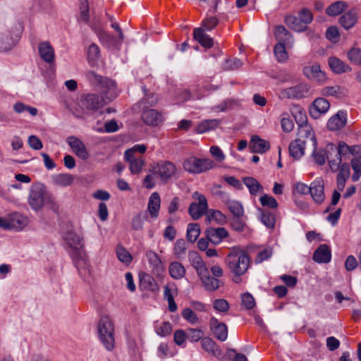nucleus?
<instances>
[{
  "mask_svg": "<svg viewBox=\"0 0 361 361\" xmlns=\"http://www.w3.org/2000/svg\"><path fill=\"white\" fill-rule=\"evenodd\" d=\"M87 78L92 84L100 88L102 94L105 97L104 98L96 94L82 95L87 109L90 114L102 109L114 99L118 96V91L114 81L107 78H104L94 71H89L87 73Z\"/></svg>",
  "mask_w": 361,
  "mask_h": 361,
  "instance_id": "f257e3e1",
  "label": "nucleus"
},
{
  "mask_svg": "<svg viewBox=\"0 0 361 361\" xmlns=\"http://www.w3.org/2000/svg\"><path fill=\"white\" fill-rule=\"evenodd\" d=\"M225 263L233 276L244 275L250 265V258L247 253L240 249H233L225 258Z\"/></svg>",
  "mask_w": 361,
  "mask_h": 361,
  "instance_id": "f03ea898",
  "label": "nucleus"
},
{
  "mask_svg": "<svg viewBox=\"0 0 361 361\" xmlns=\"http://www.w3.org/2000/svg\"><path fill=\"white\" fill-rule=\"evenodd\" d=\"M99 339L107 350H112L115 346L114 325L107 317H102L98 324Z\"/></svg>",
  "mask_w": 361,
  "mask_h": 361,
  "instance_id": "7ed1b4c3",
  "label": "nucleus"
},
{
  "mask_svg": "<svg viewBox=\"0 0 361 361\" xmlns=\"http://www.w3.org/2000/svg\"><path fill=\"white\" fill-rule=\"evenodd\" d=\"M152 172L158 176L162 183H166L176 177L178 173V169L173 162L161 160L155 162L152 165Z\"/></svg>",
  "mask_w": 361,
  "mask_h": 361,
  "instance_id": "20e7f679",
  "label": "nucleus"
},
{
  "mask_svg": "<svg viewBox=\"0 0 361 361\" xmlns=\"http://www.w3.org/2000/svg\"><path fill=\"white\" fill-rule=\"evenodd\" d=\"M64 240L70 248L71 255L74 260H84L85 253L84 251L83 238L79 234L68 232Z\"/></svg>",
  "mask_w": 361,
  "mask_h": 361,
  "instance_id": "39448f33",
  "label": "nucleus"
},
{
  "mask_svg": "<svg viewBox=\"0 0 361 361\" xmlns=\"http://www.w3.org/2000/svg\"><path fill=\"white\" fill-rule=\"evenodd\" d=\"M214 165V161L209 159H198L195 157L188 158L183 164L184 169L192 173L205 172L213 169Z\"/></svg>",
  "mask_w": 361,
  "mask_h": 361,
  "instance_id": "423d86ee",
  "label": "nucleus"
},
{
  "mask_svg": "<svg viewBox=\"0 0 361 361\" xmlns=\"http://www.w3.org/2000/svg\"><path fill=\"white\" fill-rule=\"evenodd\" d=\"M28 202L33 209L38 210L45 204L54 205L55 200L53 197L47 195L42 188H35L30 191Z\"/></svg>",
  "mask_w": 361,
  "mask_h": 361,
  "instance_id": "0eeeda50",
  "label": "nucleus"
},
{
  "mask_svg": "<svg viewBox=\"0 0 361 361\" xmlns=\"http://www.w3.org/2000/svg\"><path fill=\"white\" fill-rule=\"evenodd\" d=\"M309 90L307 84L300 83L295 86L282 89L279 94V98L280 99H299L305 97Z\"/></svg>",
  "mask_w": 361,
  "mask_h": 361,
  "instance_id": "6e6552de",
  "label": "nucleus"
},
{
  "mask_svg": "<svg viewBox=\"0 0 361 361\" xmlns=\"http://www.w3.org/2000/svg\"><path fill=\"white\" fill-rule=\"evenodd\" d=\"M192 197L198 202L191 203L188 208V212L193 219L197 220L206 212L208 208L207 201L205 196L198 192H195Z\"/></svg>",
  "mask_w": 361,
  "mask_h": 361,
  "instance_id": "1a4fd4ad",
  "label": "nucleus"
},
{
  "mask_svg": "<svg viewBox=\"0 0 361 361\" xmlns=\"http://www.w3.org/2000/svg\"><path fill=\"white\" fill-rule=\"evenodd\" d=\"M297 138L306 144L310 151L317 149L316 138L310 126L298 127Z\"/></svg>",
  "mask_w": 361,
  "mask_h": 361,
  "instance_id": "9d476101",
  "label": "nucleus"
},
{
  "mask_svg": "<svg viewBox=\"0 0 361 361\" xmlns=\"http://www.w3.org/2000/svg\"><path fill=\"white\" fill-rule=\"evenodd\" d=\"M67 142L78 157L82 160H87L89 158V153L81 140L71 136L67 138Z\"/></svg>",
  "mask_w": 361,
  "mask_h": 361,
  "instance_id": "9b49d317",
  "label": "nucleus"
},
{
  "mask_svg": "<svg viewBox=\"0 0 361 361\" xmlns=\"http://www.w3.org/2000/svg\"><path fill=\"white\" fill-rule=\"evenodd\" d=\"M220 195L221 201L235 217H241L243 216V207L240 202L232 199L227 193L224 192H221Z\"/></svg>",
  "mask_w": 361,
  "mask_h": 361,
  "instance_id": "f8f14e48",
  "label": "nucleus"
},
{
  "mask_svg": "<svg viewBox=\"0 0 361 361\" xmlns=\"http://www.w3.org/2000/svg\"><path fill=\"white\" fill-rule=\"evenodd\" d=\"M329 102L324 97H318L314 100L310 108V114L314 118H318L329 109Z\"/></svg>",
  "mask_w": 361,
  "mask_h": 361,
  "instance_id": "ddd939ff",
  "label": "nucleus"
},
{
  "mask_svg": "<svg viewBox=\"0 0 361 361\" xmlns=\"http://www.w3.org/2000/svg\"><path fill=\"white\" fill-rule=\"evenodd\" d=\"M125 159L129 163V169L133 174L141 173L145 164V161L142 157L132 155V151H126Z\"/></svg>",
  "mask_w": 361,
  "mask_h": 361,
  "instance_id": "4468645a",
  "label": "nucleus"
},
{
  "mask_svg": "<svg viewBox=\"0 0 361 361\" xmlns=\"http://www.w3.org/2000/svg\"><path fill=\"white\" fill-rule=\"evenodd\" d=\"M347 123V114L344 111H338L335 115L332 116L327 122L329 130L335 131L345 127Z\"/></svg>",
  "mask_w": 361,
  "mask_h": 361,
  "instance_id": "2eb2a0df",
  "label": "nucleus"
},
{
  "mask_svg": "<svg viewBox=\"0 0 361 361\" xmlns=\"http://www.w3.org/2000/svg\"><path fill=\"white\" fill-rule=\"evenodd\" d=\"M201 345L204 351L212 356L219 360L224 358L223 351L212 339L207 337L204 338L201 341Z\"/></svg>",
  "mask_w": 361,
  "mask_h": 361,
  "instance_id": "dca6fc26",
  "label": "nucleus"
},
{
  "mask_svg": "<svg viewBox=\"0 0 361 361\" xmlns=\"http://www.w3.org/2000/svg\"><path fill=\"white\" fill-rule=\"evenodd\" d=\"M142 119L145 123L150 126H157L164 121L162 115L155 109L145 110L142 114Z\"/></svg>",
  "mask_w": 361,
  "mask_h": 361,
  "instance_id": "f3484780",
  "label": "nucleus"
},
{
  "mask_svg": "<svg viewBox=\"0 0 361 361\" xmlns=\"http://www.w3.org/2000/svg\"><path fill=\"white\" fill-rule=\"evenodd\" d=\"M68 109L73 115L78 118H85L86 116L90 114L82 95L78 100L72 103Z\"/></svg>",
  "mask_w": 361,
  "mask_h": 361,
  "instance_id": "a211bd4d",
  "label": "nucleus"
},
{
  "mask_svg": "<svg viewBox=\"0 0 361 361\" xmlns=\"http://www.w3.org/2000/svg\"><path fill=\"white\" fill-rule=\"evenodd\" d=\"M310 193L316 203L321 204L323 202L325 195L324 182L322 179H317L311 183Z\"/></svg>",
  "mask_w": 361,
  "mask_h": 361,
  "instance_id": "6ab92c4d",
  "label": "nucleus"
},
{
  "mask_svg": "<svg viewBox=\"0 0 361 361\" xmlns=\"http://www.w3.org/2000/svg\"><path fill=\"white\" fill-rule=\"evenodd\" d=\"M303 73L307 78L314 80L317 82H324L326 80V75L324 73L321 71L319 64L305 67L303 68Z\"/></svg>",
  "mask_w": 361,
  "mask_h": 361,
  "instance_id": "aec40b11",
  "label": "nucleus"
},
{
  "mask_svg": "<svg viewBox=\"0 0 361 361\" xmlns=\"http://www.w3.org/2000/svg\"><path fill=\"white\" fill-rule=\"evenodd\" d=\"M210 328L215 337L219 341H224L228 337V329L225 324L219 322L213 317L210 320Z\"/></svg>",
  "mask_w": 361,
  "mask_h": 361,
  "instance_id": "412c9836",
  "label": "nucleus"
},
{
  "mask_svg": "<svg viewBox=\"0 0 361 361\" xmlns=\"http://www.w3.org/2000/svg\"><path fill=\"white\" fill-rule=\"evenodd\" d=\"M274 36L278 43L282 42L288 47L293 46V35L289 32L284 26L277 25L274 30Z\"/></svg>",
  "mask_w": 361,
  "mask_h": 361,
  "instance_id": "4be33fe9",
  "label": "nucleus"
},
{
  "mask_svg": "<svg viewBox=\"0 0 361 361\" xmlns=\"http://www.w3.org/2000/svg\"><path fill=\"white\" fill-rule=\"evenodd\" d=\"M207 238L214 244H219L228 235V231L224 228H209L206 231Z\"/></svg>",
  "mask_w": 361,
  "mask_h": 361,
  "instance_id": "5701e85b",
  "label": "nucleus"
},
{
  "mask_svg": "<svg viewBox=\"0 0 361 361\" xmlns=\"http://www.w3.org/2000/svg\"><path fill=\"white\" fill-rule=\"evenodd\" d=\"M204 288L208 291H215L217 290L222 283L220 280L218 279L211 276L209 275V270L205 272V274H202V275L199 276Z\"/></svg>",
  "mask_w": 361,
  "mask_h": 361,
  "instance_id": "b1692460",
  "label": "nucleus"
},
{
  "mask_svg": "<svg viewBox=\"0 0 361 361\" xmlns=\"http://www.w3.org/2000/svg\"><path fill=\"white\" fill-rule=\"evenodd\" d=\"M189 261L196 270L198 276L209 270L202 258L196 252L189 253Z\"/></svg>",
  "mask_w": 361,
  "mask_h": 361,
  "instance_id": "393cba45",
  "label": "nucleus"
},
{
  "mask_svg": "<svg viewBox=\"0 0 361 361\" xmlns=\"http://www.w3.org/2000/svg\"><path fill=\"white\" fill-rule=\"evenodd\" d=\"M305 150L310 151L308 146L298 138L290 143L289 153L290 155L295 159H300L304 155Z\"/></svg>",
  "mask_w": 361,
  "mask_h": 361,
  "instance_id": "a878e982",
  "label": "nucleus"
},
{
  "mask_svg": "<svg viewBox=\"0 0 361 361\" xmlns=\"http://www.w3.org/2000/svg\"><path fill=\"white\" fill-rule=\"evenodd\" d=\"M39 54L40 57L47 63H51L55 59L54 51L48 42H42L39 44Z\"/></svg>",
  "mask_w": 361,
  "mask_h": 361,
  "instance_id": "bb28decb",
  "label": "nucleus"
},
{
  "mask_svg": "<svg viewBox=\"0 0 361 361\" xmlns=\"http://www.w3.org/2000/svg\"><path fill=\"white\" fill-rule=\"evenodd\" d=\"M161 206V199L158 192H153L149 199L147 210L152 219H157L159 216V212Z\"/></svg>",
  "mask_w": 361,
  "mask_h": 361,
  "instance_id": "cd10ccee",
  "label": "nucleus"
},
{
  "mask_svg": "<svg viewBox=\"0 0 361 361\" xmlns=\"http://www.w3.org/2000/svg\"><path fill=\"white\" fill-rule=\"evenodd\" d=\"M331 250L328 245H320L314 252L313 259L318 263H327L331 260Z\"/></svg>",
  "mask_w": 361,
  "mask_h": 361,
  "instance_id": "c85d7f7f",
  "label": "nucleus"
},
{
  "mask_svg": "<svg viewBox=\"0 0 361 361\" xmlns=\"http://www.w3.org/2000/svg\"><path fill=\"white\" fill-rule=\"evenodd\" d=\"M328 62L331 71L335 73L341 74L351 71L350 66L337 57H330Z\"/></svg>",
  "mask_w": 361,
  "mask_h": 361,
  "instance_id": "c756f323",
  "label": "nucleus"
},
{
  "mask_svg": "<svg viewBox=\"0 0 361 361\" xmlns=\"http://www.w3.org/2000/svg\"><path fill=\"white\" fill-rule=\"evenodd\" d=\"M341 25L346 30L353 27L357 21V13L355 10L351 9L345 13L339 19Z\"/></svg>",
  "mask_w": 361,
  "mask_h": 361,
  "instance_id": "7c9ffc66",
  "label": "nucleus"
},
{
  "mask_svg": "<svg viewBox=\"0 0 361 361\" xmlns=\"http://www.w3.org/2000/svg\"><path fill=\"white\" fill-rule=\"evenodd\" d=\"M194 38L206 48H211L213 46V39L201 27L195 28L193 30Z\"/></svg>",
  "mask_w": 361,
  "mask_h": 361,
  "instance_id": "2f4dec72",
  "label": "nucleus"
},
{
  "mask_svg": "<svg viewBox=\"0 0 361 361\" xmlns=\"http://www.w3.org/2000/svg\"><path fill=\"white\" fill-rule=\"evenodd\" d=\"M250 148L253 152L264 153L269 149V143L257 135L252 136Z\"/></svg>",
  "mask_w": 361,
  "mask_h": 361,
  "instance_id": "473e14b6",
  "label": "nucleus"
},
{
  "mask_svg": "<svg viewBox=\"0 0 361 361\" xmlns=\"http://www.w3.org/2000/svg\"><path fill=\"white\" fill-rule=\"evenodd\" d=\"M361 151V146L360 145H353L349 146L344 142H340L338 145V147L336 149V152L337 155L345 156L347 154L350 153L353 156H355L359 154Z\"/></svg>",
  "mask_w": 361,
  "mask_h": 361,
  "instance_id": "72a5a7b5",
  "label": "nucleus"
},
{
  "mask_svg": "<svg viewBox=\"0 0 361 361\" xmlns=\"http://www.w3.org/2000/svg\"><path fill=\"white\" fill-rule=\"evenodd\" d=\"M140 287L145 290L157 293L159 287L155 280L149 275L144 274L140 277Z\"/></svg>",
  "mask_w": 361,
  "mask_h": 361,
  "instance_id": "f704fd0d",
  "label": "nucleus"
},
{
  "mask_svg": "<svg viewBox=\"0 0 361 361\" xmlns=\"http://www.w3.org/2000/svg\"><path fill=\"white\" fill-rule=\"evenodd\" d=\"M322 94L326 97H335L342 98L346 96L347 90L339 85L327 86L322 90Z\"/></svg>",
  "mask_w": 361,
  "mask_h": 361,
  "instance_id": "c9c22d12",
  "label": "nucleus"
},
{
  "mask_svg": "<svg viewBox=\"0 0 361 361\" xmlns=\"http://www.w3.org/2000/svg\"><path fill=\"white\" fill-rule=\"evenodd\" d=\"M74 181V176L69 173H59L52 176V182L55 185L67 187Z\"/></svg>",
  "mask_w": 361,
  "mask_h": 361,
  "instance_id": "e433bc0d",
  "label": "nucleus"
},
{
  "mask_svg": "<svg viewBox=\"0 0 361 361\" xmlns=\"http://www.w3.org/2000/svg\"><path fill=\"white\" fill-rule=\"evenodd\" d=\"M290 111L295 118L296 123L298 124V127L309 126L307 123V115L303 109L298 105H293Z\"/></svg>",
  "mask_w": 361,
  "mask_h": 361,
  "instance_id": "4c0bfd02",
  "label": "nucleus"
},
{
  "mask_svg": "<svg viewBox=\"0 0 361 361\" xmlns=\"http://www.w3.org/2000/svg\"><path fill=\"white\" fill-rule=\"evenodd\" d=\"M243 181L249 189L251 195H256L259 192H262L263 187L255 178L252 177H245L243 179Z\"/></svg>",
  "mask_w": 361,
  "mask_h": 361,
  "instance_id": "58836bf2",
  "label": "nucleus"
},
{
  "mask_svg": "<svg viewBox=\"0 0 361 361\" xmlns=\"http://www.w3.org/2000/svg\"><path fill=\"white\" fill-rule=\"evenodd\" d=\"M300 21V18L294 16H288L285 18V23L287 26L296 32H302L307 28V26H305L303 23Z\"/></svg>",
  "mask_w": 361,
  "mask_h": 361,
  "instance_id": "ea45409f",
  "label": "nucleus"
},
{
  "mask_svg": "<svg viewBox=\"0 0 361 361\" xmlns=\"http://www.w3.org/2000/svg\"><path fill=\"white\" fill-rule=\"evenodd\" d=\"M170 276L174 279H180L185 276V269L184 267L178 262H171L169 267Z\"/></svg>",
  "mask_w": 361,
  "mask_h": 361,
  "instance_id": "a19ab883",
  "label": "nucleus"
},
{
  "mask_svg": "<svg viewBox=\"0 0 361 361\" xmlns=\"http://www.w3.org/2000/svg\"><path fill=\"white\" fill-rule=\"evenodd\" d=\"M348 7L345 2L338 1L333 3L326 9V13L330 16H336L344 11Z\"/></svg>",
  "mask_w": 361,
  "mask_h": 361,
  "instance_id": "79ce46f5",
  "label": "nucleus"
},
{
  "mask_svg": "<svg viewBox=\"0 0 361 361\" xmlns=\"http://www.w3.org/2000/svg\"><path fill=\"white\" fill-rule=\"evenodd\" d=\"M351 166L353 170L352 180L357 181L361 176V151L351 160Z\"/></svg>",
  "mask_w": 361,
  "mask_h": 361,
  "instance_id": "37998d69",
  "label": "nucleus"
},
{
  "mask_svg": "<svg viewBox=\"0 0 361 361\" xmlns=\"http://www.w3.org/2000/svg\"><path fill=\"white\" fill-rule=\"evenodd\" d=\"M200 234V226L197 224H189L187 228V239L191 243H195Z\"/></svg>",
  "mask_w": 361,
  "mask_h": 361,
  "instance_id": "c03bdc74",
  "label": "nucleus"
},
{
  "mask_svg": "<svg viewBox=\"0 0 361 361\" xmlns=\"http://www.w3.org/2000/svg\"><path fill=\"white\" fill-rule=\"evenodd\" d=\"M219 124V121L216 119L205 120L201 122L196 128L198 133H204L212 129H214Z\"/></svg>",
  "mask_w": 361,
  "mask_h": 361,
  "instance_id": "a18cd8bd",
  "label": "nucleus"
},
{
  "mask_svg": "<svg viewBox=\"0 0 361 361\" xmlns=\"http://www.w3.org/2000/svg\"><path fill=\"white\" fill-rule=\"evenodd\" d=\"M16 39H13L8 34L4 35L0 39V50L3 51L11 50L16 44Z\"/></svg>",
  "mask_w": 361,
  "mask_h": 361,
  "instance_id": "49530a36",
  "label": "nucleus"
},
{
  "mask_svg": "<svg viewBox=\"0 0 361 361\" xmlns=\"http://www.w3.org/2000/svg\"><path fill=\"white\" fill-rule=\"evenodd\" d=\"M147 219V215L140 212L133 216L132 219V228L135 231L143 229L145 221Z\"/></svg>",
  "mask_w": 361,
  "mask_h": 361,
  "instance_id": "de8ad7c7",
  "label": "nucleus"
},
{
  "mask_svg": "<svg viewBox=\"0 0 361 361\" xmlns=\"http://www.w3.org/2000/svg\"><path fill=\"white\" fill-rule=\"evenodd\" d=\"M286 44H283L282 42L277 43L274 46V55L279 62H284L288 59V53L286 50Z\"/></svg>",
  "mask_w": 361,
  "mask_h": 361,
  "instance_id": "09e8293b",
  "label": "nucleus"
},
{
  "mask_svg": "<svg viewBox=\"0 0 361 361\" xmlns=\"http://www.w3.org/2000/svg\"><path fill=\"white\" fill-rule=\"evenodd\" d=\"M149 260L154 266L153 273L158 276H161L164 272V268L161 260L155 253L152 252L149 254Z\"/></svg>",
  "mask_w": 361,
  "mask_h": 361,
  "instance_id": "8fccbe9b",
  "label": "nucleus"
},
{
  "mask_svg": "<svg viewBox=\"0 0 361 361\" xmlns=\"http://www.w3.org/2000/svg\"><path fill=\"white\" fill-rule=\"evenodd\" d=\"M9 221L11 228L22 229L27 224V219L20 214H14Z\"/></svg>",
  "mask_w": 361,
  "mask_h": 361,
  "instance_id": "3c124183",
  "label": "nucleus"
},
{
  "mask_svg": "<svg viewBox=\"0 0 361 361\" xmlns=\"http://www.w3.org/2000/svg\"><path fill=\"white\" fill-rule=\"evenodd\" d=\"M186 251V243L184 239H178L173 247V252L178 259L185 255Z\"/></svg>",
  "mask_w": 361,
  "mask_h": 361,
  "instance_id": "603ef678",
  "label": "nucleus"
},
{
  "mask_svg": "<svg viewBox=\"0 0 361 361\" xmlns=\"http://www.w3.org/2000/svg\"><path fill=\"white\" fill-rule=\"evenodd\" d=\"M347 56L352 63L361 65V49L353 47L348 51Z\"/></svg>",
  "mask_w": 361,
  "mask_h": 361,
  "instance_id": "864d4df0",
  "label": "nucleus"
},
{
  "mask_svg": "<svg viewBox=\"0 0 361 361\" xmlns=\"http://www.w3.org/2000/svg\"><path fill=\"white\" fill-rule=\"evenodd\" d=\"M259 201L263 207H267L271 209H276L278 207V203L276 199L267 194L263 195L259 198Z\"/></svg>",
  "mask_w": 361,
  "mask_h": 361,
  "instance_id": "5fc2aeb1",
  "label": "nucleus"
},
{
  "mask_svg": "<svg viewBox=\"0 0 361 361\" xmlns=\"http://www.w3.org/2000/svg\"><path fill=\"white\" fill-rule=\"evenodd\" d=\"M281 124L283 130L286 133L292 131L294 128L293 121L288 118V114L286 113H283L281 115Z\"/></svg>",
  "mask_w": 361,
  "mask_h": 361,
  "instance_id": "6e6d98bb",
  "label": "nucleus"
},
{
  "mask_svg": "<svg viewBox=\"0 0 361 361\" xmlns=\"http://www.w3.org/2000/svg\"><path fill=\"white\" fill-rule=\"evenodd\" d=\"M116 255L118 259L123 263L129 264L133 259V257L130 252L122 247L117 248Z\"/></svg>",
  "mask_w": 361,
  "mask_h": 361,
  "instance_id": "4d7b16f0",
  "label": "nucleus"
},
{
  "mask_svg": "<svg viewBox=\"0 0 361 361\" xmlns=\"http://www.w3.org/2000/svg\"><path fill=\"white\" fill-rule=\"evenodd\" d=\"M172 332V326L169 322H164L156 327V333L162 337L170 335Z\"/></svg>",
  "mask_w": 361,
  "mask_h": 361,
  "instance_id": "13d9d810",
  "label": "nucleus"
},
{
  "mask_svg": "<svg viewBox=\"0 0 361 361\" xmlns=\"http://www.w3.org/2000/svg\"><path fill=\"white\" fill-rule=\"evenodd\" d=\"M262 222L269 228H272L275 225V217L274 216L268 212H263L261 215Z\"/></svg>",
  "mask_w": 361,
  "mask_h": 361,
  "instance_id": "bf43d9fd",
  "label": "nucleus"
},
{
  "mask_svg": "<svg viewBox=\"0 0 361 361\" xmlns=\"http://www.w3.org/2000/svg\"><path fill=\"white\" fill-rule=\"evenodd\" d=\"M80 20L84 22L89 20L88 0H80Z\"/></svg>",
  "mask_w": 361,
  "mask_h": 361,
  "instance_id": "052dcab7",
  "label": "nucleus"
},
{
  "mask_svg": "<svg viewBox=\"0 0 361 361\" xmlns=\"http://www.w3.org/2000/svg\"><path fill=\"white\" fill-rule=\"evenodd\" d=\"M298 16L300 19V22L303 23L305 26H307V24L310 23L313 18L312 12L307 8L302 9L299 12Z\"/></svg>",
  "mask_w": 361,
  "mask_h": 361,
  "instance_id": "680f3d73",
  "label": "nucleus"
},
{
  "mask_svg": "<svg viewBox=\"0 0 361 361\" xmlns=\"http://www.w3.org/2000/svg\"><path fill=\"white\" fill-rule=\"evenodd\" d=\"M241 300L242 305L247 310L252 309L255 305L254 298L249 293H243L241 295Z\"/></svg>",
  "mask_w": 361,
  "mask_h": 361,
  "instance_id": "e2e57ef3",
  "label": "nucleus"
},
{
  "mask_svg": "<svg viewBox=\"0 0 361 361\" xmlns=\"http://www.w3.org/2000/svg\"><path fill=\"white\" fill-rule=\"evenodd\" d=\"M182 317L192 324L198 321L197 314L190 308H185L183 310Z\"/></svg>",
  "mask_w": 361,
  "mask_h": 361,
  "instance_id": "0e129e2a",
  "label": "nucleus"
},
{
  "mask_svg": "<svg viewBox=\"0 0 361 361\" xmlns=\"http://www.w3.org/2000/svg\"><path fill=\"white\" fill-rule=\"evenodd\" d=\"M272 253L273 251L272 248L271 247H267L262 250L258 253L257 256L256 257L255 262L258 264L262 262L264 260L268 259L269 258L271 257Z\"/></svg>",
  "mask_w": 361,
  "mask_h": 361,
  "instance_id": "69168bd1",
  "label": "nucleus"
},
{
  "mask_svg": "<svg viewBox=\"0 0 361 361\" xmlns=\"http://www.w3.org/2000/svg\"><path fill=\"white\" fill-rule=\"evenodd\" d=\"M203 333L201 330L197 329H189L187 337L192 342H197L202 338Z\"/></svg>",
  "mask_w": 361,
  "mask_h": 361,
  "instance_id": "338daca9",
  "label": "nucleus"
},
{
  "mask_svg": "<svg viewBox=\"0 0 361 361\" xmlns=\"http://www.w3.org/2000/svg\"><path fill=\"white\" fill-rule=\"evenodd\" d=\"M214 308L219 312H226L229 309V304L224 299H217L214 302Z\"/></svg>",
  "mask_w": 361,
  "mask_h": 361,
  "instance_id": "774afa93",
  "label": "nucleus"
}]
</instances>
